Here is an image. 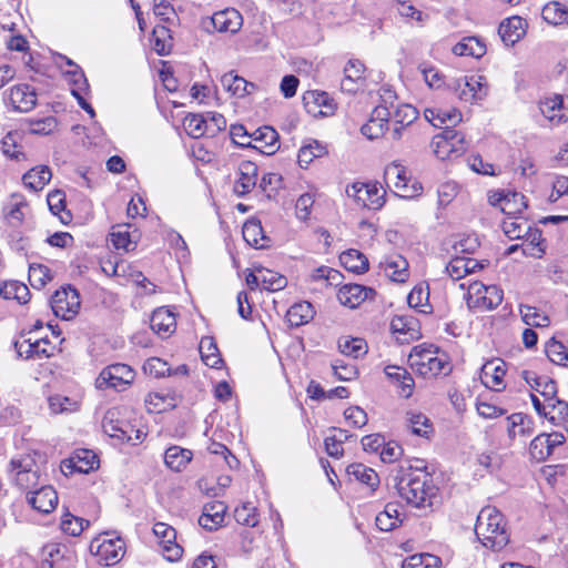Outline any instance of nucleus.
<instances>
[{"instance_id":"obj_1","label":"nucleus","mask_w":568,"mask_h":568,"mask_svg":"<svg viewBox=\"0 0 568 568\" xmlns=\"http://www.w3.org/2000/svg\"><path fill=\"white\" fill-rule=\"evenodd\" d=\"M390 479L397 494L408 505L418 509L432 508L438 495V487L426 471L424 460L416 459V465L403 462L390 473Z\"/></svg>"},{"instance_id":"obj_2","label":"nucleus","mask_w":568,"mask_h":568,"mask_svg":"<svg viewBox=\"0 0 568 568\" xmlns=\"http://www.w3.org/2000/svg\"><path fill=\"white\" fill-rule=\"evenodd\" d=\"M475 534L486 548L494 551L503 549L509 542V534L503 514L495 507H484L476 520Z\"/></svg>"},{"instance_id":"obj_3","label":"nucleus","mask_w":568,"mask_h":568,"mask_svg":"<svg viewBox=\"0 0 568 568\" xmlns=\"http://www.w3.org/2000/svg\"><path fill=\"white\" fill-rule=\"evenodd\" d=\"M408 363L412 369L425 378L448 375L452 365L444 353H440L433 345H417L408 355Z\"/></svg>"},{"instance_id":"obj_4","label":"nucleus","mask_w":568,"mask_h":568,"mask_svg":"<svg viewBox=\"0 0 568 568\" xmlns=\"http://www.w3.org/2000/svg\"><path fill=\"white\" fill-rule=\"evenodd\" d=\"M432 148L435 155L445 161L460 156L466 151L467 143L462 132L446 126L433 138Z\"/></svg>"},{"instance_id":"obj_5","label":"nucleus","mask_w":568,"mask_h":568,"mask_svg":"<svg viewBox=\"0 0 568 568\" xmlns=\"http://www.w3.org/2000/svg\"><path fill=\"white\" fill-rule=\"evenodd\" d=\"M121 408H109L102 418L103 432L111 438H115L122 443H130L132 445L140 444L144 437V432H136L135 437H130L129 430H132V425L121 418Z\"/></svg>"},{"instance_id":"obj_6","label":"nucleus","mask_w":568,"mask_h":568,"mask_svg":"<svg viewBox=\"0 0 568 568\" xmlns=\"http://www.w3.org/2000/svg\"><path fill=\"white\" fill-rule=\"evenodd\" d=\"M504 293L497 285L474 282L468 286L467 305L478 311L495 310L503 302Z\"/></svg>"},{"instance_id":"obj_7","label":"nucleus","mask_w":568,"mask_h":568,"mask_svg":"<svg viewBox=\"0 0 568 568\" xmlns=\"http://www.w3.org/2000/svg\"><path fill=\"white\" fill-rule=\"evenodd\" d=\"M108 534L93 539L90 544V551L98 557V560L105 566L118 564L124 556L125 544L120 538H108Z\"/></svg>"},{"instance_id":"obj_8","label":"nucleus","mask_w":568,"mask_h":568,"mask_svg":"<svg viewBox=\"0 0 568 568\" xmlns=\"http://www.w3.org/2000/svg\"><path fill=\"white\" fill-rule=\"evenodd\" d=\"M449 87L465 102H477L488 94L487 81L483 75L463 77L454 80Z\"/></svg>"},{"instance_id":"obj_9","label":"nucleus","mask_w":568,"mask_h":568,"mask_svg":"<svg viewBox=\"0 0 568 568\" xmlns=\"http://www.w3.org/2000/svg\"><path fill=\"white\" fill-rule=\"evenodd\" d=\"M134 377L135 372L129 365L116 363L101 371L95 379V386L99 389L109 387L123 389L134 381Z\"/></svg>"},{"instance_id":"obj_10","label":"nucleus","mask_w":568,"mask_h":568,"mask_svg":"<svg viewBox=\"0 0 568 568\" xmlns=\"http://www.w3.org/2000/svg\"><path fill=\"white\" fill-rule=\"evenodd\" d=\"M52 312L62 320L73 318L80 308V295L71 286L55 291L50 300Z\"/></svg>"},{"instance_id":"obj_11","label":"nucleus","mask_w":568,"mask_h":568,"mask_svg":"<svg viewBox=\"0 0 568 568\" xmlns=\"http://www.w3.org/2000/svg\"><path fill=\"white\" fill-rule=\"evenodd\" d=\"M387 185H393L399 196L404 199H413L420 194L423 187L419 183L408 184L409 176L406 168L398 163H392L386 166L384 173Z\"/></svg>"},{"instance_id":"obj_12","label":"nucleus","mask_w":568,"mask_h":568,"mask_svg":"<svg viewBox=\"0 0 568 568\" xmlns=\"http://www.w3.org/2000/svg\"><path fill=\"white\" fill-rule=\"evenodd\" d=\"M346 194L358 206L376 210L384 204L383 195L375 184L353 183L346 187Z\"/></svg>"},{"instance_id":"obj_13","label":"nucleus","mask_w":568,"mask_h":568,"mask_svg":"<svg viewBox=\"0 0 568 568\" xmlns=\"http://www.w3.org/2000/svg\"><path fill=\"white\" fill-rule=\"evenodd\" d=\"M153 534L160 540L163 556L169 561H176L182 557L183 548L175 541V529L165 523H155Z\"/></svg>"},{"instance_id":"obj_14","label":"nucleus","mask_w":568,"mask_h":568,"mask_svg":"<svg viewBox=\"0 0 568 568\" xmlns=\"http://www.w3.org/2000/svg\"><path fill=\"white\" fill-rule=\"evenodd\" d=\"M4 100L14 111L29 112L37 105V93L29 84H18L6 92Z\"/></svg>"},{"instance_id":"obj_15","label":"nucleus","mask_w":568,"mask_h":568,"mask_svg":"<svg viewBox=\"0 0 568 568\" xmlns=\"http://www.w3.org/2000/svg\"><path fill=\"white\" fill-rule=\"evenodd\" d=\"M390 116L392 112L386 105H377L373 110L369 120L361 128V132L369 140L383 136L388 130Z\"/></svg>"},{"instance_id":"obj_16","label":"nucleus","mask_w":568,"mask_h":568,"mask_svg":"<svg viewBox=\"0 0 568 568\" xmlns=\"http://www.w3.org/2000/svg\"><path fill=\"white\" fill-rule=\"evenodd\" d=\"M27 500L39 513L49 514L58 505V494L50 485H41L27 494Z\"/></svg>"},{"instance_id":"obj_17","label":"nucleus","mask_w":568,"mask_h":568,"mask_svg":"<svg viewBox=\"0 0 568 568\" xmlns=\"http://www.w3.org/2000/svg\"><path fill=\"white\" fill-rule=\"evenodd\" d=\"M539 109L541 114L552 124H559L568 120V99L561 95L546 98L540 102Z\"/></svg>"},{"instance_id":"obj_18","label":"nucleus","mask_w":568,"mask_h":568,"mask_svg":"<svg viewBox=\"0 0 568 568\" xmlns=\"http://www.w3.org/2000/svg\"><path fill=\"white\" fill-rule=\"evenodd\" d=\"M506 364L504 361L496 359L485 363L480 369L481 383L494 390H501L505 387L504 377L506 375Z\"/></svg>"},{"instance_id":"obj_19","label":"nucleus","mask_w":568,"mask_h":568,"mask_svg":"<svg viewBox=\"0 0 568 568\" xmlns=\"http://www.w3.org/2000/svg\"><path fill=\"white\" fill-rule=\"evenodd\" d=\"M374 295L375 291L371 287L359 284H346L338 290L337 298L342 305L355 308Z\"/></svg>"},{"instance_id":"obj_20","label":"nucleus","mask_w":568,"mask_h":568,"mask_svg":"<svg viewBox=\"0 0 568 568\" xmlns=\"http://www.w3.org/2000/svg\"><path fill=\"white\" fill-rule=\"evenodd\" d=\"M385 375L398 388V395L409 398L413 395L415 382L409 372L400 366L387 365L384 368Z\"/></svg>"},{"instance_id":"obj_21","label":"nucleus","mask_w":568,"mask_h":568,"mask_svg":"<svg viewBox=\"0 0 568 568\" xmlns=\"http://www.w3.org/2000/svg\"><path fill=\"white\" fill-rule=\"evenodd\" d=\"M211 23L219 32L236 33L243 24V18L234 8H227L215 12L211 18Z\"/></svg>"},{"instance_id":"obj_22","label":"nucleus","mask_w":568,"mask_h":568,"mask_svg":"<svg viewBox=\"0 0 568 568\" xmlns=\"http://www.w3.org/2000/svg\"><path fill=\"white\" fill-rule=\"evenodd\" d=\"M226 509V505L222 501L206 504L199 518V525L209 531L219 529L224 523Z\"/></svg>"},{"instance_id":"obj_23","label":"nucleus","mask_w":568,"mask_h":568,"mask_svg":"<svg viewBox=\"0 0 568 568\" xmlns=\"http://www.w3.org/2000/svg\"><path fill=\"white\" fill-rule=\"evenodd\" d=\"M99 465L97 455L89 449H81L77 452L71 458L62 462L63 471H79L87 474L93 470Z\"/></svg>"},{"instance_id":"obj_24","label":"nucleus","mask_w":568,"mask_h":568,"mask_svg":"<svg viewBox=\"0 0 568 568\" xmlns=\"http://www.w3.org/2000/svg\"><path fill=\"white\" fill-rule=\"evenodd\" d=\"M252 136L255 143L251 148L261 151L263 154H274L280 148L278 133L272 126H261L252 133Z\"/></svg>"},{"instance_id":"obj_25","label":"nucleus","mask_w":568,"mask_h":568,"mask_svg":"<svg viewBox=\"0 0 568 568\" xmlns=\"http://www.w3.org/2000/svg\"><path fill=\"white\" fill-rule=\"evenodd\" d=\"M379 267L394 282L404 283L408 278V262L399 254L385 256Z\"/></svg>"},{"instance_id":"obj_26","label":"nucleus","mask_w":568,"mask_h":568,"mask_svg":"<svg viewBox=\"0 0 568 568\" xmlns=\"http://www.w3.org/2000/svg\"><path fill=\"white\" fill-rule=\"evenodd\" d=\"M498 33L506 45H514L525 36L526 21L518 16L510 17L500 23Z\"/></svg>"},{"instance_id":"obj_27","label":"nucleus","mask_w":568,"mask_h":568,"mask_svg":"<svg viewBox=\"0 0 568 568\" xmlns=\"http://www.w3.org/2000/svg\"><path fill=\"white\" fill-rule=\"evenodd\" d=\"M521 377L532 390L539 393L542 398H545V403L552 400V398L557 395V385L554 379L547 376H537L534 372L530 371H523Z\"/></svg>"},{"instance_id":"obj_28","label":"nucleus","mask_w":568,"mask_h":568,"mask_svg":"<svg viewBox=\"0 0 568 568\" xmlns=\"http://www.w3.org/2000/svg\"><path fill=\"white\" fill-rule=\"evenodd\" d=\"M257 166L251 161H242L239 165V179L234 184V192L243 196L256 185Z\"/></svg>"},{"instance_id":"obj_29","label":"nucleus","mask_w":568,"mask_h":568,"mask_svg":"<svg viewBox=\"0 0 568 568\" xmlns=\"http://www.w3.org/2000/svg\"><path fill=\"white\" fill-rule=\"evenodd\" d=\"M151 328L160 336L168 337L176 328L175 315L165 307H160L152 313Z\"/></svg>"},{"instance_id":"obj_30","label":"nucleus","mask_w":568,"mask_h":568,"mask_svg":"<svg viewBox=\"0 0 568 568\" xmlns=\"http://www.w3.org/2000/svg\"><path fill=\"white\" fill-rule=\"evenodd\" d=\"M425 119L434 126L446 124V126L456 125L462 121V113L455 108H427L424 111Z\"/></svg>"},{"instance_id":"obj_31","label":"nucleus","mask_w":568,"mask_h":568,"mask_svg":"<svg viewBox=\"0 0 568 568\" xmlns=\"http://www.w3.org/2000/svg\"><path fill=\"white\" fill-rule=\"evenodd\" d=\"M40 457V454L36 452L13 457L9 463L10 479L16 478V476L21 474L38 471V469H41L37 460V458Z\"/></svg>"},{"instance_id":"obj_32","label":"nucleus","mask_w":568,"mask_h":568,"mask_svg":"<svg viewBox=\"0 0 568 568\" xmlns=\"http://www.w3.org/2000/svg\"><path fill=\"white\" fill-rule=\"evenodd\" d=\"M52 173L49 166L40 165L29 170L23 174L22 181L24 186L31 191H41L45 184L50 182Z\"/></svg>"},{"instance_id":"obj_33","label":"nucleus","mask_w":568,"mask_h":568,"mask_svg":"<svg viewBox=\"0 0 568 568\" xmlns=\"http://www.w3.org/2000/svg\"><path fill=\"white\" fill-rule=\"evenodd\" d=\"M243 239L247 244L256 248L268 246L270 240L265 236L262 224L257 220L246 221L242 229Z\"/></svg>"},{"instance_id":"obj_34","label":"nucleus","mask_w":568,"mask_h":568,"mask_svg":"<svg viewBox=\"0 0 568 568\" xmlns=\"http://www.w3.org/2000/svg\"><path fill=\"white\" fill-rule=\"evenodd\" d=\"M192 457L191 450L180 446H171L165 450L164 463L171 470L181 471L192 460Z\"/></svg>"},{"instance_id":"obj_35","label":"nucleus","mask_w":568,"mask_h":568,"mask_svg":"<svg viewBox=\"0 0 568 568\" xmlns=\"http://www.w3.org/2000/svg\"><path fill=\"white\" fill-rule=\"evenodd\" d=\"M314 315L315 310L313 305L310 302L303 301L295 303L288 308L286 318L291 326L298 327L312 321Z\"/></svg>"},{"instance_id":"obj_36","label":"nucleus","mask_w":568,"mask_h":568,"mask_svg":"<svg viewBox=\"0 0 568 568\" xmlns=\"http://www.w3.org/2000/svg\"><path fill=\"white\" fill-rule=\"evenodd\" d=\"M507 433L509 438L526 437L532 433V420L523 413H515L507 417Z\"/></svg>"},{"instance_id":"obj_37","label":"nucleus","mask_w":568,"mask_h":568,"mask_svg":"<svg viewBox=\"0 0 568 568\" xmlns=\"http://www.w3.org/2000/svg\"><path fill=\"white\" fill-rule=\"evenodd\" d=\"M453 53L459 57L481 58L486 53V45L476 37H466L456 43Z\"/></svg>"},{"instance_id":"obj_38","label":"nucleus","mask_w":568,"mask_h":568,"mask_svg":"<svg viewBox=\"0 0 568 568\" xmlns=\"http://www.w3.org/2000/svg\"><path fill=\"white\" fill-rule=\"evenodd\" d=\"M346 471L349 477H353L355 480L367 485L372 489H375V487H377L379 484L377 473L364 464H351L347 466Z\"/></svg>"},{"instance_id":"obj_39","label":"nucleus","mask_w":568,"mask_h":568,"mask_svg":"<svg viewBox=\"0 0 568 568\" xmlns=\"http://www.w3.org/2000/svg\"><path fill=\"white\" fill-rule=\"evenodd\" d=\"M342 265L356 274H363L368 270L367 257L357 250L351 248L339 255Z\"/></svg>"},{"instance_id":"obj_40","label":"nucleus","mask_w":568,"mask_h":568,"mask_svg":"<svg viewBox=\"0 0 568 568\" xmlns=\"http://www.w3.org/2000/svg\"><path fill=\"white\" fill-rule=\"evenodd\" d=\"M199 351L201 358L206 366L212 368H219L222 363V358L217 348V345L213 337L204 336L201 338Z\"/></svg>"},{"instance_id":"obj_41","label":"nucleus","mask_w":568,"mask_h":568,"mask_svg":"<svg viewBox=\"0 0 568 568\" xmlns=\"http://www.w3.org/2000/svg\"><path fill=\"white\" fill-rule=\"evenodd\" d=\"M0 296L6 300H16L20 304H26L30 298V291L26 284L18 281H10L0 286Z\"/></svg>"},{"instance_id":"obj_42","label":"nucleus","mask_w":568,"mask_h":568,"mask_svg":"<svg viewBox=\"0 0 568 568\" xmlns=\"http://www.w3.org/2000/svg\"><path fill=\"white\" fill-rule=\"evenodd\" d=\"M406 422L408 428L414 435L428 437V435L433 432V425L429 418L422 413L407 412Z\"/></svg>"},{"instance_id":"obj_43","label":"nucleus","mask_w":568,"mask_h":568,"mask_svg":"<svg viewBox=\"0 0 568 568\" xmlns=\"http://www.w3.org/2000/svg\"><path fill=\"white\" fill-rule=\"evenodd\" d=\"M49 344L47 338L36 339L31 342V339H26L21 343H16V348L19 355H26V358L33 357L34 355L49 357L51 353L47 349L45 345Z\"/></svg>"},{"instance_id":"obj_44","label":"nucleus","mask_w":568,"mask_h":568,"mask_svg":"<svg viewBox=\"0 0 568 568\" xmlns=\"http://www.w3.org/2000/svg\"><path fill=\"white\" fill-rule=\"evenodd\" d=\"M222 87L236 97H244L245 94H251V90H248V81L244 78L234 74L233 72H229L222 75L221 78Z\"/></svg>"},{"instance_id":"obj_45","label":"nucleus","mask_w":568,"mask_h":568,"mask_svg":"<svg viewBox=\"0 0 568 568\" xmlns=\"http://www.w3.org/2000/svg\"><path fill=\"white\" fill-rule=\"evenodd\" d=\"M206 118L203 114L189 113L183 120V128L193 139L207 134Z\"/></svg>"},{"instance_id":"obj_46","label":"nucleus","mask_w":568,"mask_h":568,"mask_svg":"<svg viewBox=\"0 0 568 568\" xmlns=\"http://www.w3.org/2000/svg\"><path fill=\"white\" fill-rule=\"evenodd\" d=\"M338 348L344 355L353 358L363 357L367 353V343L363 338H341Z\"/></svg>"},{"instance_id":"obj_47","label":"nucleus","mask_w":568,"mask_h":568,"mask_svg":"<svg viewBox=\"0 0 568 568\" xmlns=\"http://www.w3.org/2000/svg\"><path fill=\"white\" fill-rule=\"evenodd\" d=\"M258 273H261V285L262 288L271 291V292H277L287 285V280L285 276L278 274L277 272L262 268L258 270Z\"/></svg>"},{"instance_id":"obj_48","label":"nucleus","mask_w":568,"mask_h":568,"mask_svg":"<svg viewBox=\"0 0 568 568\" xmlns=\"http://www.w3.org/2000/svg\"><path fill=\"white\" fill-rule=\"evenodd\" d=\"M326 154V149L318 141H312L303 145L298 151V164L306 168L314 159L321 158Z\"/></svg>"},{"instance_id":"obj_49","label":"nucleus","mask_w":568,"mask_h":568,"mask_svg":"<svg viewBox=\"0 0 568 568\" xmlns=\"http://www.w3.org/2000/svg\"><path fill=\"white\" fill-rule=\"evenodd\" d=\"M545 353L552 363L568 365V351L561 342L549 339L545 345Z\"/></svg>"},{"instance_id":"obj_50","label":"nucleus","mask_w":568,"mask_h":568,"mask_svg":"<svg viewBox=\"0 0 568 568\" xmlns=\"http://www.w3.org/2000/svg\"><path fill=\"white\" fill-rule=\"evenodd\" d=\"M51 278V271L48 266L43 264H30L29 282L33 288L41 290Z\"/></svg>"},{"instance_id":"obj_51","label":"nucleus","mask_w":568,"mask_h":568,"mask_svg":"<svg viewBox=\"0 0 568 568\" xmlns=\"http://www.w3.org/2000/svg\"><path fill=\"white\" fill-rule=\"evenodd\" d=\"M20 134L19 132H9L1 140V150L4 155L11 159L20 160L24 158L21 151L22 146L19 145Z\"/></svg>"},{"instance_id":"obj_52","label":"nucleus","mask_w":568,"mask_h":568,"mask_svg":"<svg viewBox=\"0 0 568 568\" xmlns=\"http://www.w3.org/2000/svg\"><path fill=\"white\" fill-rule=\"evenodd\" d=\"M234 518L239 524L248 527H254L258 523L256 507L252 503H244L236 507Z\"/></svg>"},{"instance_id":"obj_53","label":"nucleus","mask_w":568,"mask_h":568,"mask_svg":"<svg viewBox=\"0 0 568 568\" xmlns=\"http://www.w3.org/2000/svg\"><path fill=\"white\" fill-rule=\"evenodd\" d=\"M519 311L523 321L529 326L546 327L549 324L548 316L539 313L534 306L520 305Z\"/></svg>"},{"instance_id":"obj_54","label":"nucleus","mask_w":568,"mask_h":568,"mask_svg":"<svg viewBox=\"0 0 568 568\" xmlns=\"http://www.w3.org/2000/svg\"><path fill=\"white\" fill-rule=\"evenodd\" d=\"M417 321L413 317L396 316L390 322V327L394 333H402L414 338L418 335Z\"/></svg>"},{"instance_id":"obj_55","label":"nucleus","mask_w":568,"mask_h":568,"mask_svg":"<svg viewBox=\"0 0 568 568\" xmlns=\"http://www.w3.org/2000/svg\"><path fill=\"white\" fill-rule=\"evenodd\" d=\"M11 480L14 481V484L22 490L30 493L31 490L36 489L37 487H40L43 485L41 483V469H38V471H29L26 474H21L19 476H16V478H12Z\"/></svg>"},{"instance_id":"obj_56","label":"nucleus","mask_w":568,"mask_h":568,"mask_svg":"<svg viewBox=\"0 0 568 568\" xmlns=\"http://www.w3.org/2000/svg\"><path fill=\"white\" fill-rule=\"evenodd\" d=\"M29 132L32 134L48 135L58 126V120L54 116H47L38 120H28Z\"/></svg>"},{"instance_id":"obj_57","label":"nucleus","mask_w":568,"mask_h":568,"mask_svg":"<svg viewBox=\"0 0 568 568\" xmlns=\"http://www.w3.org/2000/svg\"><path fill=\"white\" fill-rule=\"evenodd\" d=\"M303 100L307 108L311 104L326 108L327 111L320 110V113L322 114H326L328 111L333 110V100L326 92L308 91L304 94Z\"/></svg>"},{"instance_id":"obj_58","label":"nucleus","mask_w":568,"mask_h":568,"mask_svg":"<svg viewBox=\"0 0 568 568\" xmlns=\"http://www.w3.org/2000/svg\"><path fill=\"white\" fill-rule=\"evenodd\" d=\"M544 18L546 20H552L554 23H567L568 22V9L560 2H552L544 8Z\"/></svg>"},{"instance_id":"obj_59","label":"nucleus","mask_w":568,"mask_h":568,"mask_svg":"<svg viewBox=\"0 0 568 568\" xmlns=\"http://www.w3.org/2000/svg\"><path fill=\"white\" fill-rule=\"evenodd\" d=\"M529 452L532 458L538 462L545 460L552 454L549 449V444L547 443L545 434L538 435L531 440Z\"/></svg>"},{"instance_id":"obj_60","label":"nucleus","mask_w":568,"mask_h":568,"mask_svg":"<svg viewBox=\"0 0 568 568\" xmlns=\"http://www.w3.org/2000/svg\"><path fill=\"white\" fill-rule=\"evenodd\" d=\"M173 398L164 393H150L145 398L149 410L160 413L169 406H173Z\"/></svg>"},{"instance_id":"obj_61","label":"nucleus","mask_w":568,"mask_h":568,"mask_svg":"<svg viewBox=\"0 0 568 568\" xmlns=\"http://www.w3.org/2000/svg\"><path fill=\"white\" fill-rule=\"evenodd\" d=\"M393 118L396 124L409 125L418 118V111L410 104L398 105Z\"/></svg>"},{"instance_id":"obj_62","label":"nucleus","mask_w":568,"mask_h":568,"mask_svg":"<svg viewBox=\"0 0 568 568\" xmlns=\"http://www.w3.org/2000/svg\"><path fill=\"white\" fill-rule=\"evenodd\" d=\"M143 369L146 374L156 378L163 377L166 374H171V368L169 367L168 363L159 357L149 358L144 363Z\"/></svg>"},{"instance_id":"obj_63","label":"nucleus","mask_w":568,"mask_h":568,"mask_svg":"<svg viewBox=\"0 0 568 568\" xmlns=\"http://www.w3.org/2000/svg\"><path fill=\"white\" fill-rule=\"evenodd\" d=\"M111 242L115 248H123L126 252L135 248L136 244L131 241L130 233L126 230H122L121 226L113 227L111 232Z\"/></svg>"},{"instance_id":"obj_64","label":"nucleus","mask_w":568,"mask_h":568,"mask_svg":"<svg viewBox=\"0 0 568 568\" xmlns=\"http://www.w3.org/2000/svg\"><path fill=\"white\" fill-rule=\"evenodd\" d=\"M84 524L88 526L89 521L67 514L61 520V528L71 536H79L84 529Z\"/></svg>"}]
</instances>
